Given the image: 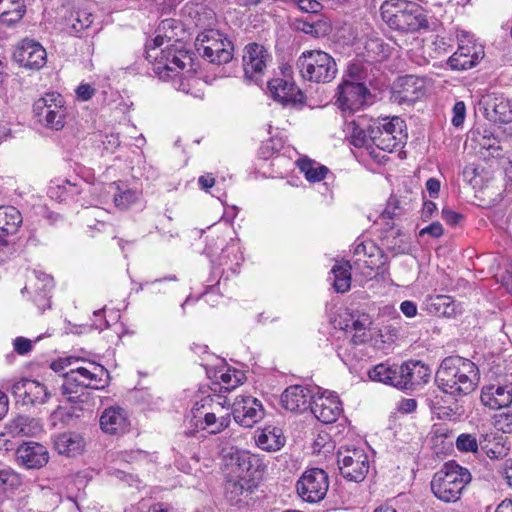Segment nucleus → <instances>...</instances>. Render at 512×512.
Returning a JSON list of instances; mask_svg holds the SVG:
<instances>
[{
  "instance_id": "obj_37",
  "label": "nucleus",
  "mask_w": 512,
  "mask_h": 512,
  "mask_svg": "<svg viewBox=\"0 0 512 512\" xmlns=\"http://www.w3.org/2000/svg\"><path fill=\"white\" fill-rule=\"evenodd\" d=\"M231 460L235 462L241 474H245V476L248 477L254 476L253 470L257 471L262 466L257 456L243 451H235L232 453Z\"/></svg>"
},
{
  "instance_id": "obj_13",
  "label": "nucleus",
  "mask_w": 512,
  "mask_h": 512,
  "mask_svg": "<svg viewBox=\"0 0 512 512\" xmlns=\"http://www.w3.org/2000/svg\"><path fill=\"white\" fill-rule=\"evenodd\" d=\"M269 61L271 56L264 46L257 43L248 44L243 54L245 78L258 83Z\"/></svg>"
},
{
  "instance_id": "obj_9",
  "label": "nucleus",
  "mask_w": 512,
  "mask_h": 512,
  "mask_svg": "<svg viewBox=\"0 0 512 512\" xmlns=\"http://www.w3.org/2000/svg\"><path fill=\"white\" fill-rule=\"evenodd\" d=\"M337 464L341 475L353 482H361L369 471V460L361 448L341 447L337 452Z\"/></svg>"
},
{
  "instance_id": "obj_1",
  "label": "nucleus",
  "mask_w": 512,
  "mask_h": 512,
  "mask_svg": "<svg viewBox=\"0 0 512 512\" xmlns=\"http://www.w3.org/2000/svg\"><path fill=\"white\" fill-rule=\"evenodd\" d=\"M176 28L175 20H163L156 37L146 44L147 59L155 60L153 71L165 81L174 80L192 68V58L184 43L177 38Z\"/></svg>"
},
{
  "instance_id": "obj_52",
  "label": "nucleus",
  "mask_w": 512,
  "mask_h": 512,
  "mask_svg": "<svg viewBox=\"0 0 512 512\" xmlns=\"http://www.w3.org/2000/svg\"><path fill=\"white\" fill-rule=\"evenodd\" d=\"M453 117L452 124L455 127H460L464 123L465 115H466V107L464 102L458 101L454 104L452 109Z\"/></svg>"
},
{
  "instance_id": "obj_16",
  "label": "nucleus",
  "mask_w": 512,
  "mask_h": 512,
  "mask_svg": "<svg viewBox=\"0 0 512 512\" xmlns=\"http://www.w3.org/2000/svg\"><path fill=\"white\" fill-rule=\"evenodd\" d=\"M234 420L243 427L250 428L264 416L261 402L252 396L237 397L232 406Z\"/></svg>"
},
{
  "instance_id": "obj_27",
  "label": "nucleus",
  "mask_w": 512,
  "mask_h": 512,
  "mask_svg": "<svg viewBox=\"0 0 512 512\" xmlns=\"http://www.w3.org/2000/svg\"><path fill=\"white\" fill-rule=\"evenodd\" d=\"M33 278L29 280V283L22 289V293L29 292L35 293L34 302L39 308L45 310L50 307V300L48 293L52 288V278L44 273L33 272Z\"/></svg>"
},
{
  "instance_id": "obj_20",
  "label": "nucleus",
  "mask_w": 512,
  "mask_h": 512,
  "mask_svg": "<svg viewBox=\"0 0 512 512\" xmlns=\"http://www.w3.org/2000/svg\"><path fill=\"white\" fill-rule=\"evenodd\" d=\"M12 393L24 405L43 404L50 396L43 384L30 379H22L14 383Z\"/></svg>"
},
{
  "instance_id": "obj_8",
  "label": "nucleus",
  "mask_w": 512,
  "mask_h": 512,
  "mask_svg": "<svg viewBox=\"0 0 512 512\" xmlns=\"http://www.w3.org/2000/svg\"><path fill=\"white\" fill-rule=\"evenodd\" d=\"M195 47L197 52L211 63L219 65L232 59V43L218 30L209 29L199 33Z\"/></svg>"
},
{
  "instance_id": "obj_29",
  "label": "nucleus",
  "mask_w": 512,
  "mask_h": 512,
  "mask_svg": "<svg viewBox=\"0 0 512 512\" xmlns=\"http://www.w3.org/2000/svg\"><path fill=\"white\" fill-rule=\"evenodd\" d=\"M371 120L364 117H359L357 120H352L346 123L345 132L350 139V143L358 148L364 147L369 138L368 125Z\"/></svg>"
},
{
  "instance_id": "obj_4",
  "label": "nucleus",
  "mask_w": 512,
  "mask_h": 512,
  "mask_svg": "<svg viewBox=\"0 0 512 512\" xmlns=\"http://www.w3.org/2000/svg\"><path fill=\"white\" fill-rule=\"evenodd\" d=\"M471 478V473L467 468L460 466L455 461H449L434 474L430 484L431 490L440 501L455 503L461 498Z\"/></svg>"
},
{
  "instance_id": "obj_2",
  "label": "nucleus",
  "mask_w": 512,
  "mask_h": 512,
  "mask_svg": "<svg viewBox=\"0 0 512 512\" xmlns=\"http://www.w3.org/2000/svg\"><path fill=\"white\" fill-rule=\"evenodd\" d=\"M480 379L479 369L471 360L460 356L446 357L436 372V383L446 394L454 397L473 392Z\"/></svg>"
},
{
  "instance_id": "obj_32",
  "label": "nucleus",
  "mask_w": 512,
  "mask_h": 512,
  "mask_svg": "<svg viewBox=\"0 0 512 512\" xmlns=\"http://www.w3.org/2000/svg\"><path fill=\"white\" fill-rule=\"evenodd\" d=\"M256 444L263 450L277 451L284 446L285 437L280 429L276 427H266L258 434Z\"/></svg>"
},
{
  "instance_id": "obj_62",
  "label": "nucleus",
  "mask_w": 512,
  "mask_h": 512,
  "mask_svg": "<svg viewBox=\"0 0 512 512\" xmlns=\"http://www.w3.org/2000/svg\"><path fill=\"white\" fill-rule=\"evenodd\" d=\"M502 474L504 476V479L506 481V484L512 488V459L507 460L502 469Z\"/></svg>"
},
{
  "instance_id": "obj_14",
  "label": "nucleus",
  "mask_w": 512,
  "mask_h": 512,
  "mask_svg": "<svg viewBox=\"0 0 512 512\" xmlns=\"http://www.w3.org/2000/svg\"><path fill=\"white\" fill-rule=\"evenodd\" d=\"M396 388L414 390L426 384L431 377V369L420 361H408L399 365Z\"/></svg>"
},
{
  "instance_id": "obj_58",
  "label": "nucleus",
  "mask_w": 512,
  "mask_h": 512,
  "mask_svg": "<svg viewBox=\"0 0 512 512\" xmlns=\"http://www.w3.org/2000/svg\"><path fill=\"white\" fill-rule=\"evenodd\" d=\"M498 425L504 433H512V413L500 415Z\"/></svg>"
},
{
  "instance_id": "obj_3",
  "label": "nucleus",
  "mask_w": 512,
  "mask_h": 512,
  "mask_svg": "<svg viewBox=\"0 0 512 512\" xmlns=\"http://www.w3.org/2000/svg\"><path fill=\"white\" fill-rule=\"evenodd\" d=\"M64 373V383L61 386L62 394L71 403H83L88 396L79 394L85 388L103 389L109 381V373L105 367L95 362H84Z\"/></svg>"
},
{
  "instance_id": "obj_17",
  "label": "nucleus",
  "mask_w": 512,
  "mask_h": 512,
  "mask_svg": "<svg viewBox=\"0 0 512 512\" xmlns=\"http://www.w3.org/2000/svg\"><path fill=\"white\" fill-rule=\"evenodd\" d=\"M424 78L415 75L399 77L393 86V98L399 103H413L425 94Z\"/></svg>"
},
{
  "instance_id": "obj_39",
  "label": "nucleus",
  "mask_w": 512,
  "mask_h": 512,
  "mask_svg": "<svg viewBox=\"0 0 512 512\" xmlns=\"http://www.w3.org/2000/svg\"><path fill=\"white\" fill-rule=\"evenodd\" d=\"M479 445L480 450L490 459H500L507 454L505 446L493 434H481Z\"/></svg>"
},
{
  "instance_id": "obj_60",
  "label": "nucleus",
  "mask_w": 512,
  "mask_h": 512,
  "mask_svg": "<svg viewBox=\"0 0 512 512\" xmlns=\"http://www.w3.org/2000/svg\"><path fill=\"white\" fill-rule=\"evenodd\" d=\"M440 181L436 178H429L426 181V189L429 195L433 198H437L440 191Z\"/></svg>"
},
{
  "instance_id": "obj_30",
  "label": "nucleus",
  "mask_w": 512,
  "mask_h": 512,
  "mask_svg": "<svg viewBox=\"0 0 512 512\" xmlns=\"http://www.w3.org/2000/svg\"><path fill=\"white\" fill-rule=\"evenodd\" d=\"M22 222V215L17 208L0 206V232L4 237L16 234Z\"/></svg>"
},
{
  "instance_id": "obj_12",
  "label": "nucleus",
  "mask_w": 512,
  "mask_h": 512,
  "mask_svg": "<svg viewBox=\"0 0 512 512\" xmlns=\"http://www.w3.org/2000/svg\"><path fill=\"white\" fill-rule=\"evenodd\" d=\"M368 94L363 83L344 80L338 86L336 103L341 111L353 113L363 107Z\"/></svg>"
},
{
  "instance_id": "obj_57",
  "label": "nucleus",
  "mask_w": 512,
  "mask_h": 512,
  "mask_svg": "<svg viewBox=\"0 0 512 512\" xmlns=\"http://www.w3.org/2000/svg\"><path fill=\"white\" fill-rule=\"evenodd\" d=\"M429 234L434 238H438L443 234V227L440 222H433L427 227L420 230L419 235Z\"/></svg>"
},
{
  "instance_id": "obj_46",
  "label": "nucleus",
  "mask_w": 512,
  "mask_h": 512,
  "mask_svg": "<svg viewBox=\"0 0 512 512\" xmlns=\"http://www.w3.org/2000/svg\"><path fill=\"white\" fill-rule=\"evenodd\" d=\"M250 492V486L245 476H240L238 480H230L226 485V494L230 501H237V498L244 493Z\"/></svg>"
},
{
  "instance_id": "obj_38",
  "label": "nucleus",
  "mask_w": 512,
  "mask_h": 512,
  "mask_svg": "<svg viewBox=\"0 0 512 512\" xmlns=\"http://www.w3.org/2000/svg\"><path fill=\"white\" fill-rule=\"evenodd\" d=\"M351 265L348 262H337L331 273L333 274V286L339 293H345L351 286Z\"/></svg>"
},
{
  "instance_id": "obj_59",
  "label": "nucleus",
  "mask_w": 512,
  "mask_h": 512,
  "mask_svg": "<svg viewBox=\"0 0 512 512\" xmlns=\"http://www.w3.org/2000/svg\"><path fill=\"white\" fill-rule=\"evenodd\" d=\"M400 310L406 317H409V318H412V317L416 316V314H417L416 304L413 301H409V300L403 301L400 304Z\"/></svg>"
},
{
  "instance_id": "obj_23",
  "label": "nucleus",
  "mask_w": 512,
  "mask_h": 512,
  "mask_svg": "<svg viewBox=\"0 0 512 512\" xmlns=\"http://www.w3.org/2000/svg\"><path fill=\"white\" fill-rule=\"evenodd\" d=\"M310 410L319 421L325 424L335 422L342 412L341 403L333 394L313 398Z\"/></svg>"
},
{
  "instance_id": "obj_40",
  "label": "nucleus",
  "mask_w": 512,
  "mask_h": 512,
  "mask_svg": "<svg viewBox=\"0 0 512 512\" xmlns=\"http://www.w3.org/2000/svg\"><path fill=\"white\" fill-rule=\"evenodd\" d=\"M297 165L309 182H319L323 180L329 171L326 166L307 158L299 159Z\"/></svg>"
},
{
  "instance_id": "obj_55",
  "label": "nucleus",
  "mask_w": 512,
  "mask_h": 512,
  "mask_svg": "<svg viewBox=\"0 0 512 512\" xmlns=\"http://www.w3.org/2000/svg\"><path fill=\"white\" fill-rule=\"evenodd\" d=\"M74 410H76V407L73 408ZM73 415H76V411H73L72 413L69 412V411H66L65 408H63L62 406H58L52 413H51V421H52V425L55 426L56 425V422L58 420L60 421H64V418L65 417H72Z\"/></svg>"
},
{
  "instance_id": "obj_41",
  "label": "nucleus",
  "mask_w": 512,
  "mask_h": 512,
  "mask_svg": "<svg viewBox=\"0 0 512 512\" xmlns=\"http://www.w3.org/2000/svg\"><path fill=\"white\" fill-rule=\"evenodd\" d=\"M430 311L439 316L451 317L456 313V305L450 296L438 295L432 298Z\"/></svg>"
},
{
  "instance_id": "obj_31",
  "label": "nucleus",
  "mask_w": 512,
  "mask_h": 512,
  "mask_svg": "<svg viewBox=\"0 0 512 512\" xmlns=\"http://www.w3.org/2000/svg\"><path fill=\"white\" fill-rule=\"evenodd\" d=\"M9 431L13 436H36L42 431V425L35 418L20 415L11 421Z\"/></svg>"
},
{
  "instance_id": "obj_50",
  "label": "nucleus",
  "mask_w": 512,
  "mask_h": 512,
  "mask_svg": "<svg viewBox=\"0 0 512 512\" xmlns=\"http://www.w3.org/2000/svg\"><path fill=\"white\" fill-rule=\"evenodd\" d=\"M295 2L301 11L313 14L316 18L323 8L322 4L317 0H295Z\"/></svg>"
},
{
  "instance_id": "obj_15",
  "label": "nucleus",
  "mask_w": 512,
  "mask_h": 512,
  "mask_svg": "<svg viewBox=\"0 0 512 512\" xmlns=\"http://www.w3.org/2000/svg\"><path fill=\"white\" fill-rule=\"evenodd\" d=\"M13 58L22 67L39 70L46 64L47 53L39 42L24 39L16 47Z\"/></svg>"
},
{
  "instance_id": "obj_18",
  "label": "nucleus",
  "mask_w": 512,
  "mask_h": 512,
  "mask_svg": "<svg viewBox=\"0 0 512 512\" xmlns=\"http://www.w3.org/2000/svg\"><path fill=\"white\" fill-rule=\"evenodd\" d=\"M480 400L490 409H501L512 403V383L496 382L485 385L481 389Z\"/></svg>"
},
{
  "instance_id": "obj_48",
  "label": "nucleus",
  "mask_w": 512,
  "mask_h": 512,
  "mask_svg": "<svg viewBox=\"0 0 512 512\" xmlns=\"http://www.w3.org/2000/svg\"><path fill=\"white\" fill-rule=\"evenodd\" d=\"M230 254L234 256V262L231 261V266L229 267L233 273H236V267L239 266L240 261L243 259L242 255L239 253V247L236 245H230L225 250L222 251L220 256V265H227L228 260L230 258Z\"/></svg>"
},
{
  "instance_id": "obj_64",
  "label": "nucleus",
  "mask_w": 512,
  "mask_h": 512,
  "mask_svg": "<svg viewBox=\"0 0 512 512\" xmlns=\"http://www.w3.org/2000/svg\"><path fill=\"white\" fill-rule=\"evenodd\" d=\"M416 407L417 402L414 399H405L399 405V409L405 413L413 412L416 409Z\"/></svg>"
},
{
  "instance_id": "obj_22",
  "label": "nucleus",
  "mask_w": 512,
  "mask_h": 512,
  "mask_svg": "<svg viewBox=\"0 0 512 512\" xmlns=\"http://www.w3.org/2000/svg\"><path fill=\"white\" fill-rule=\"evenodd\" d=\"M17 462L27 469H39L47 464L49 453L46 447L37 442H26L16 450Z\"/></svg>"
},
{
  "instance_id": "obj_11",
  "label": "nucleus",
  "mask_w": 512,
  "mask_h": 512,
  "mask_svg": "<svg viewBox=\"0 0 512 512\" xmlns=\"http://www.w3.org/2000/svg\"><path fill=\"white\" fill-rule=\"evenodd\" d=\"M329 487L328 475L320 468L306 470L296 484L300 498L309 503L321 501Z\"/></svg>"
},
{
  "instance_id": "obj_56",
  "label": "nucleus",
  "mask_w": 512,
  "mask_h": 512,
  "mask_svg": "<svg viewBox=\"0 0 512 512\" xmlns=\"http://www.w3.org/2000/svg\"><path fill=\"white\" fill-rule=\"evenodd\" d=\"M442 218L447 224L455 226L460 223L463 216L449 208H444L442 210Z\"/></svg>"
},
{
  "instance_id": "obj_53",
  "label": "nucleus",
  "mask_w": 512,
  "mask_h": 512,
  "mask_svg": "<svg viewBox=\"0 0 512 512\" xmlns=\"http://www.w3.org/2000/svg\"><path fill=\"white\" fill-rule=\"evenodd\" d=\"M75 92L78 100L88 101L94 96L96 89L91 84L82 83L76 88Z\"/></svg>"
},
{
  "instance_id": "obj_44",
  "label": "nucleus",
  "mask_w": 512,
  "mask_h": 512,
  "mask_svg": "<svg viewBox=\"0 0 512 512\" xmlns=\"http://www.w3.org/2000/svg\"><path fill=\"white\" fill-rule=\"evenodd\" d=\"M94 16L93 14L86 8L78 9L73 12L70 16L71 28L79 33L91 26L93 23Z\"/></svg>"
},
{
  "instance_id": "obj_25",
  "label": "nucleus",
  "mask_w": 512,
  "mask_h": 512,
  "mask_svg": "<svg viewBox=\"0 0 512 512\" xmlns=\"http://www.w3.org/2000/svg\"><path fill=\"white\" fill-rule=\"evenodd\" d=\"M313 396L311 391L302 385H292L281 395L282 406L291 412H304L311 408Z\"/></svg>"
},
{
  "instance_id": "obj_45",
  "label": "nucleus",
  "mask_w": 512,
  "mask_h": 512,
  "mask_svg": "<svg viewBox=\"0 0 512 512\" xmlns=\"http://www.w3.org/2000/svg\"><path fill=\"white\" fill-rule=\"evenodd\" d=\"M117 192L113 196L114 204L120 210L128 209L132 204L137 202L140 197V193L133 189L120 190L116 187Z\"/></svg>"
},
{
  "instance_id": "obj_51",
  "label": "nucleus",
  "mask_w": 512,
  "mask_h": 512,
  "mask_svg": "<svg viewBox=\"0 0 512 512\" xmlns=\"http://www.w3.org/2000/svg\"><path fill=\"white\" fill-rule=\"evenodd\" d=\"M19 483V476L10 468L0 469V488L15 486Z\"/></svg>"
},
{
  "instance_id": "obj_6",
  "label": "nucleus",
  "mask_w": 512,
  "mask_h": 512,
  "mask_svg": "<svg viewBox=\"0 0 512 512\" xmlns=\"http://www.w3.org/2000/svg\"><path fill=\"white\" fill-rule=\"evenodd\" d=\"M300 76L313 83H329L337 74L335 59L322 50H306L296 61Z\"/></svg>"
},
{
  "instance_id": "obj_61",
  "label": "nucleus",
  "mask_w": 512,
  "mask_h": 512,
  "mask_svg": "<svg viewBox=\"0 0 512 512\" xmlns=\"http://www.w3.org/2000/svg\"><path fill=\"white\" fill-rule=\"evenodd\" d=\"M198 183L201 189L208 191V189L212 188L215 184V178L212 174L202 175L198 179Z\"/></svg>"
},
{
  "instance_id": "obj_63",
  "label": "nucleus",
  "mask_w": 512,
  "mask_h": 512,
  "mask_svg": "<svg viewBox=\"0 0 512 512\" xmlns=\"http://www.w3.org/2000/svg\"><path fill=\"white\" fill-rule=\"evenodd\" d=\"M437 210V206L432 201H426L423 204L422 208V217L423 219H429L432 217L433 213Z\"/></svg>"
},
{
  "instance_id": "obj_33",
  "label": "nucleus",
  "mask_w": 512,
  "mask_h": 512,
  "mask_svg": "<svg viewBox=\"0 0 512 512\" xmlns=\"http://www.w3.org/2000/svg\"><path fill=\"white\" fill-rule=\"evenodd\" d=\"M294 27L296 30L315 38L323 37L331 30L330 24L322 16H317L315 20L308 18L296 19Z\"/></svg>"
},
{
  "instance_id": "obj_34",
  "label": "nucleus",
  "mask_w": 512,
  "mask_h": 512,
  "mask_svg": "<svg viewBox=\"0 0 512 512\" xmlns=\"http://www.w3.org/2000/svg\"><path fill=\"white\" fill-rule=\"evenodd\" d=\"M399 365L380 363L369 370L368 376L372 381L381 382L396 388L399 377Z\"/></svg>"
},
{
  "instance_id": "obj_49",
  "label": "nucleus",
  "mask_w": 512,
  "mask_h": 512,
  "mask_svg": "<svg viewBox=\"0 0 512 512\" xmlns=\"http://www.w3.org/2000/svg\"><path fill=\"white\" fill-rule=\"evenodd\" d=\"M241 383V377L236 371L228 370L220 375L221 390L231 391Z\"/></svg>"
},
{
  "instance_id": "obj_42",
  "label": "nucleus",
  "mask_w": 512,
  "mask_h": 512,
  "mask_svg": "<svg viewBox=\"0 0 512 512\" xmlns=\"http://www.w3.org/2000/svg\"><path fill=\"white\" fill-rule=\"evenodd\" d=\"M370 325L371 321L368 315L363 314L357 319H352L351 325L346 324L345 330L348 331L350 329L355 331L351 340L354 344H359L365 341L366 331L369 329Z\"/></svg>"
},
{
  "instance_id": "obj_5",
  "label": "nucleus",
  "mask_w": 512,
  "mask_h": 512,
  "mask_svg": "<svg viewBox=\"0 0 512 512\" xmlns=\"http://www.w3.org/2000/svg\"><path fill=\"white\" fill-rule=\"evenodd\" d=\"M383 21L392 29L413 32L425 26L421 7L408 0H386L380 7Z\"/></svg>"
},
{
  "instance_id": "obj_35",
  "label": "nucleus",
  "mask_w": 512,
  "mask_h": 512,
  "mask_svg": "<svg viewBox=\"0 0 512 512\" xmlns=\"http://www.w3.org/2000/svg\"><path fill=\"white\" fill-rule=\"evenodd\" d=\"M26 13L25 0H4L0 20L8 25L18 23Z\"/></svg>"
},
{
  "instance_id": "obj_7",
  "label": "nucleus",
  "mask_w": 512,
  "mask_h": 512,
  "mask_svg": "<svg viewBox=\"0 0 512 512\" xmlns=\"http://www.w3.org/2000/svg\"><path fill=\"white\" fill-rule=\"evenodd\" d=\"M405 123L399 117L371 120L369 138L379 149L392 152L402 147L406 140Z\"/></svg>"
},
{
  "instance_id": "obj_43",
  "label": "nucleus",
  "mask_w": 512,
  "mask_h": 512,
  "mask_svg": "<svg viewBox=\"0 0 512 512\" xmlns=\"http://www.w3.org/2000/svg\"><path fill=\"white\" fill-rule=\"evenodd\" d=\"M231 419L229 414L216 416L215 412H208L204 416V428H211L209 433L218 434L230 425Z\"/></svg>"
},
{
  "instance_id": "obj_10",
  "label": "nucleus",
  "mask_w": 512,
  "mask_h": 512,
  "mask_svg": "<svg viewBox=\"0 0 512 512\" xmlns=\"http://www.w3.org/2000/svg\"><path fill=\"white\" fill-rule=\"evenodd\" d=\"M33 111L38 121L47 128L60 130L64 127L66 109L60 94L47 93L33 105Z\"/></svg>"
},
{
  "instance_id": "obj_54",
  "label": "nucleus",
  "mask_w": 512,
  "mask_h": 512,
  "mask_svg": "<svg viewBox=\"0 0 512 512\" xmlns=\"http://www.w3.org/2000/svg\"><path fill=\"white\" fill-rule=\"evenodd\" d=\"M14 351L19 355H25L32 349V341L25 337H17L13 341Z\"/></svg>"
},
{
  "instance_id": "obj_24",
  "label": "nucleus",
  "mask_w": 512,
  "mask_h": 512,
  "mask_svg": "<svg viewBox=\"0 0 512 512\" xmlns=\"http://www.w3.org/2000/svg\"><path fill=\"white\" fill-rule=\"evenodd\" d=\"M268 89L271 97L283 105L302 103L304 100V94L296 87L295 83L285 79L270 80Z\"/></svg>"
},
{
  "instance_id": "obj_26",
  "label": "nucleus",
  "mask_w": 512,
  "mask_h": 512,
  "mask_svg": "<svg viewBox=\"0 0 512 512\" xmlns=\"http://www.w3.org/2000/svg\"><path fill=\"white\" fill-rule=\"evenodd\" d=\"M100 427L104 433L110 435L125 433L129 427L126 411L119 406L106 408L100 416Z\"/></svg>"
},
{
  "instance_id": "obj_36",
  "label": "nucleus",
  "mask_w": 512,
  "mask_h": 512,
  "mask_svg": "<svg viewBox=\"0 0 512 512\" xmlns=\"http://www.w3.org/2000/svg\"><path fill=\"white\" fill-rule=\"evenodd\" d=\"M380 251L373 242H361L354 248L355 264L365 266L370 270L378 267L377 262L373 259Z\"/></svg>"
},
{
  "instance_id": "obj_28",
  "label": "nucleus",
  "mask_w": 512,
  "mask_h": 512,
  "mask_svg": "<svg viewBox=\"0 0 512 512\" xmlns=\"http://www.w3.org/2000/svg\"><path fill=\"white\" fill-rule=\"evenodd\" d=\"M86 446L84 437L77 432H64L55 439V448L60 454L76 456L81 454Z\"/></svg>"
},
{
  "instance_id": "obj_19",
  "label": "nucleus",
  "mask_w": 512,
  "mask_h": 512,
  "mask_svg": "<svg viewBox=\"0 0 512 512\" xmlns=\"http://www.w3.org/2000/svg\"><path fill=\"white\" fill-rule=\"evenodd\" d=\"M480 105L485 117L494 123H509L512 121V105L502 95L491 94L482 99Z\"/></svg>"
},
{
  "instance_id": "obj_21",
  "label": "nucleus",
  "mask_w": 512,
  "mask_h": 512,
  "mask_svg": "<svg viewBox=\"0 0 512 512\" xmlns=\"http://www.w3.org/2000/svg\"><path fill=\"white\" fill-rule=\"evenodd\" d=\"M484 57V50L481 45L475 43L464 44L461 40L457 51L448 59V65L453 70L471 69Z\"/></svg>"
},
{
  "instance_id": "obj_47",
  "label": "nucleus",
  "mask_w": 512,
  "mask_h": 512,
  "mask_svg": "<svg viewBox=\"0 0 512 512\" xmlns=\"http://www.w3.org/2000/svg\"><path fill=\"white\" fill-rule=\"evenodd\" d=\"M456 447L461 452L477 453L480 449L479 439L472 434L462 433L456 439Z\"/></svg>"
}]
</instances>
